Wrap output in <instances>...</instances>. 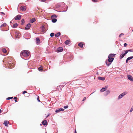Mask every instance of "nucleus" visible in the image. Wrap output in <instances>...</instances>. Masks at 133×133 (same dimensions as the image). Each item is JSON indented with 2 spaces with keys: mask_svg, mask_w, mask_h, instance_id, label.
Returning a JSON list of instances; mask_svg holds the SVG:
<instances>
[{
  "mask_svg": "<svg viewBox=\"0 0 133 133\" xmlns=\"http://www.w3.org/2000/svg\"><path fill=\"white\" fill-rule=\"evenodd\" d=\"M115 54H112L109 55L108 56V61H106V64L107 66H109L111 64L114 60V57L115 56Z\"/></svg>",
  "mask_w": 133,
  "mask_h": 133,
  "instance_id": "nucleus-1",
  "label": "nucleus"
},
{
  "mask_svg": "<svg viewBox=\"0 0 133 133\" xmlns=\"http://www.w3.org/2000/svg\"><path fill=\"white\" fill-rule=\"evenodd\" d=\"M29 52L26 50H24L22 51L20 54L21 56H23L24 57L28 56L29 55Z\"/></svg>",
  "mask_w": 133,
  "mask_h": 133,
  "instance_id": "nucleus-2",
  "label": "nucleus"
},
{
  "mask_svg": "<svg viewBox=\"0 0 133 133\" xmlns=\"http://www.w3.org/2000/svg\"><path fill=\"white\" fill-rule=\"evenodd\" d=\"M21 17V15H18L16 16L14 19L16 20H20Z\"/></svg>",
  "mask_w": 133,
  "mask_h": 133,
  "instance_id": "nucleus-3",
  "label": "nucleus"
},
{
  "mask_svg": "<svg viewBox=\"0 0 133 133\" xmlns=\"http://www.w3.org/2000/svg\"><path fill=\"white\" fill-rule=\"evenodd\" d=\"M127 94V92H124L122 93L119 96L118 99H120L121 98H122L124 95H125Z\"/></svg>",
  "mask_w": 133,
  "mask_h": 133,
  "instance_id": "nucleus-4",
  "label": "nucleus"
},
{
  "mask_svg": "<svg viewBox=\"0 0 133 133\" xmlns=\"http://www.w3.org/2000/svg\"><path fill=\"white\" fill-rule=\"evenodd\" d=\"M63 49L62 47H60L58 48L57 50V52H61L63 51Z\"/></svg>",
  "mask_w": 133,
  "mask_h": 133,
  "instance_id": "nucleus-5",
  "label": "nucleus"
},
{
  "mask_svg": "<svg viewBox=\"0 0 133 133\" xmlns=\"http://www.w3.org/2000/svg\"><path fill=\"white\" fill-rule=\"evenodd\" d=\"M128 79L130 80L131 81H133V79L132 77L130 75H128L127 76Z\"/></svg>",
  "mask_w": 133,
  "mask_h": 133,
  "instance_id": "nucleus-6",
  "label": "nucleus"
},
{
  "mask_svg": "<svg viewBox=\"0 0 133 133\" xmlns=\"http://www.w3.org/2000/svg\"><path fill=\"white\" fill-rule=\"evenodd\" d=\"M26 7L25 6H21L20 7V9L22 11H25L26 10Z\"/></svg>",
  "mask_w": 133,
  "mask_h": 133,
  "instance_id": "nucleus-7",
  "label": "nucleus"
},
{
  "mask_svg": "<svg viewBox=\"0 0 133 133\" xmlns=\"http://www.w3.org/2000/svg\"><path fill=\"white\" fill-rule=\"evenodd\" d=\"M31 26V24L30 23H29L26 26V27L25 28V29H30V28Z\"/></svg>",
  "mask_w": 133,
  "mask_h": 133,
  "instance_id": "nucleus-8",
  "label": "nucleus"
},
{
  "mask_svg": "<svg viewBox=\"0 0 133 133\" xmlns=\"http://www.w3.org/2000/svg\"><path fill=\"white\" fill-rule=\"evenodd\" d=\"M107 86H106L105 87L103 88L100 91L101 92H103L105 91L107 89Z\"/></svg>",
  "mask_w": 133,
  "mask_h": 133,
  "instance_id": "nucleus-9",
  "label": "nucleus"
},
{
  "mask_svg": "<svg viewBox=\"0 0 133 133\" xmlns=\"http://www.w3.org/2000/svg\"><path fill=\"white\" fill-rule=\"evenodd\" d=\"M61 88V86H58L56 87V89L57 90L60 91L62 89Z\"/></svg>",
  "mask_w": 133,
  "mask_h": 133,
  "instance_id": "nucleus-10",
  "label": "nucleus"
},
{
  "mask_svg": "<svg viewBox=\"0 0 133 133\" xmlns=\"http://www.w3.org/2000/svg\"><path fill=\"white\" fill-rule=\"evenodd\" d=\"M42 123L43 125H46L47 124V122L46 120H44L42 122Z\"/></svg>",
  "mask_w": 133,
  "mask_h": 133,
  "instance_id": "nucleus-11",
  "label": "nucleus"
},
{
  "mask_svg": "<svg viewBox=\"0 0 133 133\" xmlns=\"http://www.w3.org/2000/svg\"><path fill=\"white\" fill-rule=\"evenodd\" d=\"M8 122L7 121H5L3 123V124L5 125L6 127H8Z\"/></svg>",
  "mask_w": 133,
  "mask_h": 133,
  "instance_id": "nucleus-12",
  "label": "nucleus"
},
{
  "mask_svg": "<svg viewBox=\"0 0 133 133\" xmlns=\"http://www.w3.org/2000/svg\"><path fill=\"white\" fill-rule=\"evenodd\" d=\"M84 44L83 42H81L78 44V46L81 48H82Z\"/></svg>",
  "mask_w": 133,
  "mask_h": 133,
  "instance_id": "nucleus-13",
  "label": "nucleus"
},
{
  "mask_svg": "<svg viewBox=\"0 0 133 133\" xmlns=\"http://www.w3.org/2000/svg\"><path fill=\"white\" fill-rule=\"evenodd\" d=\"M35 21H36L35 19V18H33L30 20V22L31 23H32L34 22Z\"/></svg>",
  "mask_w": 133,
  "mask_h": 133,
  "instance_id": "nucleus-14",
  "label": "nucleus"
},
{
  "mask_svg": "<svg viewBox=\"0 0 133 133\" xmlns=\"http://www.w3.org/2000/svg\"><path fill=\"white\" fill-rule=\"evenodd\" d=\"M98 79L99 80H102L103 81L105 79V78L103 77H98Z\"/></svg>",
  "mask_w": 133,
  "mask_h": 133,
  "instance_id": "nucleus-15",
  "label": "nucleus"
},
{
  "mask_svg": "<svg viewBox=\"0 0 133 133\" xmlns=\"http://www.w3.org/2000/svg\"><path fill=\"white\" fill-rule=\"evenodd\" d=\"M36 42L37 43H40V39L38 38H36Z\"/></svg>",
  "mask_w": 133,
  "mask_h": 133,
  "instance_id": "nucleus-16",
  "label": "nucleus"
},
{
  "mask_svg": "<svg viewBox=\"0 0 133 133\" xmlns=\"http://www.w3.org/2000/svg\"><path fill=\"white\" fill-rule=\"evenodd\" d=\"M60 35H61L60 33L59 32L57 33L55 35V37H58Z\"/></svg>",
  "mask_w": 133,
  "mask_h": 133,
  "instance_id": "nucleus-17",
  "label": "nucleus"
},
{
  "mask_svg": "<svg viewBox=\"0 0 133 133\" xmlns=\"http://www.w3.org/2000/svg\"><path fill=\"white\" fill-rule=\"evenodd\" d=\"M57 17L56 15H54L51 16V19L55 18Z\"/></svg>",
  "mask_w": 133,
  "mask_h": 133,
  "instance_id": "nucleus-18",
  "label": "nucleus"
},
{
  "mask_svg": "<svg viewBox=\"0 0 133 133\" xmlns=\"http://www.w3.org/2000/svg\"><path fill=\"white\" fill-rule=\"evenodd\" d=\"M125 54H122L120 55V59H121L123 57H124V56L125 55Z\"/></svg>",
  "mask_w": 133,
  "mask_h": 133,
  "instance_id": "nucleus-19",
  "label": "nucleus"
},
{
  "mask_svg": "<svg viewBox=\"0 0 133 133\" xmlns=\"http://www.w3.org/2000/svg\"><path fill=\"white\" fill-rule=\"evenodd\" d=\"M110 93V91L108 90L106 91L105 92V95H107L108 94H109Z\"/></svg>",
  "mask_w": 133,
  "mask_h": 133,
  "instance_id": "nucleus-20",
  "label": "nucleus"
},
{
  "mask_svg": "<svg viewBox=\"0 0 133 133\" xmlns=\"http://www.w3.org/2000/svg\"><path fill=\"white\" fill-rule=\"evenodd\" d=\"M70 41L67 40L65 42V43L66 45H68L70 42Z\"/></svg>",
  "mask_w": 133,
  "mask_h": 133,
  "instance_id": "nucleus-21",
  "label": "nucleus"
},
{
  "mask_svg": "<svg viewBox=\"0 0 133 133\" xmlns=\"http://www.w3.org/2000/svg\"><path fill=\"white\" fill-rule=\"evenodd\" d=\"M6 25V23H4L2 24L1 26V27H5Z\"/></svg>",
  "mask_w": 133,
  "mask_h": 133,
  "instance_id": "nucleus-22",
  "label": "nucleus"
},
{
  "mask_svg": "<svg viewBox=\"0 0 133 133\" xmlns=\"http://www.w3.org/2000/svg\"><path fill=\"white\" fill-rule=\"evenodd\" d=\"M18 26V24L17 23H15L14 24L12 27L13 28H16Z\"/></svg>",
  "mask_w": 133,
  "mask_h": 133,
  "instance_id": "nucleus-23",
  "label": "nucleus"
},
{
  "mask_svg": "<svg viewBox=\"0 0 133 133\" xmlns=\"http://www.w3.org/2000/svg\"><path fill=\"white\" fill-rule=\"evenodd\" d=\"M52 19V22L53 23L56 22L57 21V19H56V18Z\"/></svg>",
  "mask_w": 133,
  "mask_h": 133,
  "instance_id": "nucleus-24",
  "label": "nucleus"
},
{
  "mask_svg": "<svg viewBox=\"0 0 133 133\" xmlns=\"http://www.w3.org/2000/svg\"><path fill=\"white\" fill-rule=\"evenodd\" d=\"M2 51L4 53H6L7 52L6 50V49L4 48H3L2 49Z\"/></svg>",
  "mask_w": 133,
  "mask_h": 133,
  "instance_id": "nucleus-25",
  "label": "nucleus"
},
{
  "mask_svg": "<svg viewBox=\"0 0 133 133\" xmlns=\"http://www.w3.org/2000/svg\"><path fill=\"white\" fill-rule=\"evenodd\" d=\"M60 111H61V110H60V108L59 109H58L56 110L55 112H58Z\"/></svg>",
  "mask_w": 133,
  "mask_h": 133,
  "instance_id": "nucleus-26",
  "label": "nucleus"
},
{
  "mask_svg": "<svg viewBox=\"0 0 133 133\" xmlns=\"http://www.w3.org/2000/svg\"><path fill=\"white\" fill-rule=\"evenodd\" d=\"M133 58V56H131L128 57L127 59L128 60H130Z\"/></svg>",
  "mask_w": 133,
  "mask_h": 133,
  "instance_id": "nucleus-27",
  "label": "nucleus"
},
{
  "mask_svg": "<svg viewBox=\"0 0 133 133\" xmlns=\"http://www.w3.org/2000/svg\"><path fill=\"white\" fill-rule=\"evenodd\" d=\"M21 24L22 25H23L24 23V19H22L21 21Z\"/></svg>",
  "mask_w": 133,
  "mask_h": 133,
  "instance_id": "nucleus-28",
  "label": "nucleus"
},
{
  "mask_svg": "<svg viewBox=\"0 0 133 133\" xmlns=\"http://www.w3.org/2000/svg\"><path fill=\"white\" fill-rule=\"evenodd\" d=\"M54 35H55V34H54V33H51V34H50V36L51 37H53V36H54Z\"/></svg>",
  "mask_w": 133,
  "mask_h": 133,
  "instance_id": "nucleus-29",
  "label": "nucleus"
},
{
  "mask_svg": "<svg viewBox=\"0 0 133 133\" xmlns=\"http://www.w3.org/2000/svg\"><path fill=\"white\" fill-rule=\"evenodd\" d=\"M17 97H15L14 98V99H15V102H17Z\"/></svg>",
  "mask_w": 133,
  "mask_h": 133,
  "instance_id": "nucleus-30",
  "label": "nucleus"
},
{
  "mask_svg": "<svg viewBox=\"0 0 133 133\" xmlns=\"http://www.w3.org/2000/svg\"><path fill=\"white\" fill-rule=\"evenodd\" d=\"M38 69L39 71H42L43 70V69L41 68V67L39 68Z\"/></svg>",
  "mask_w": 133,
  "mask_h": 133,
  "instance_id": "nucleus-31",
  "label": "nucleus"
},
{
  "mask_svg": "<svg viewBox=\"0 0 133 133\" xmlns=\"http://www.w3.org/2000/svg\"><path fill=\"white\" fill-rule=\"evenodd\" d=\"M12 98H13V97H9L7 98H6V99H7V100H9V99H11Z\"/></svg>",
  "mask_w": 133,
  "mask_h": 133,
  "instance_id": "nucleus-32",
  "label": "nucleus"
},
{
  "mask_svg": "<svg viewBox=\"0 0 133 133\" xmlns=\"http://www.w3.org/2000/svg\"><path fill=\"white\" fill-rule=\"evenodd\" d=\"M124 34H123V33H121V34L119 36V37H121L123 35H124Z\"/></svg>",
  "mask_w": 133,
  "mask_h": 133,
  "instance_id": "nucleus-33",
  "label": "nucleus"
},
{
  "mask_svg": "<svg viewBox=\"0 0 133 133\" xmlns=\"http://www.w3.org/2000/svg\"><path fill=\"white\" fill-rule=\"evenodd\" d=\"M125 52L124 54L125 55H126V54H127V53L128 52V50H125Z\"/></svg>",
  "mask_w": 133,
  "mask_h": 133,
  "instance_id": "nucleus-34",
  "label": "nucleus"
},
{
  "mask_svg": "<svg viewBox=\"0 0 133 133\" xmlns=\"http://www.w3.org/2000/svg\"><path fill=\"white\" fill-rule=\"evenodd\" d=\"M68 105H66V106H64V109H66V108H68Z\"/></svg>",
  "mask_w": 133,
  "mask_h": 133,
  "instance_id": "nucleus-35",
  "label": "nucleus"
},
{
  "mask_svg": "<svg viewBox=\"0 0 133 133\" xmlns=\"http://www.w3.org/2000/svg\"><path fill=\"white\" fill-rule=\"evenodd\" d=\"M37 100H38V101L39 102H40V100H39V97L38 96L37 97Z\"/></svg>",
  "mask_w": 133,
  "mask_h": 133,
  "instance_id": "nucleus-36",
  "label": "nucleus"
},
{
  "mask_svg": "<svg viewBox=\"0 0 133 133\" xmlns=\"http://www.w3.org/2000/svg\"><path fill=\"white\" fill-rule=\"evenodd\" d=\"M127 44L126 43H125L124 44V47H126L127 46Z\"/></svg>",
  "mask_w": 133,
  "mask_h": 133,
  "instance_id": "nucleus-37",
  "label": "nucleus"
},
{
  "mask_svg": "<svg viewBox=\"0 0 133 133\" xmlns=\"http://www.w3.org/2000/svg\"><path fill=\"white\" fill-rule=\"evenodd\" d=\"M133 110V106L132 107L131 109L130 110V112H131V111Z\"/></svg>",
  "mask_w": 133,
  "mask_h": 133,
  "instance_id": "nucleus-38",
  "label": "nucleus"
},
{
  "mask_svg": "<svg viewBox=\"0 0 133 133\" xmlns=\"http://www.w3.org/2000/svg\"><path fill=\"white\" fill-rule=\"evenodd\" d=\"M26 93H27V92L25 91H23V94H24Z\"/></svg>",
  "mask_w": 133,
  "mask_h": 133,
  "instance_id": "nucleus-39",
  "label": "nucleus"
},
{
  "mask_svg": "<svg viewBox=\"0 0 133 133\" xmlns=\"http://www.w3.org/2000/svg\"><path fill=\"white\" fill-rule=\"evenodd\" d=\"M86 99V97H84V98L83 99V100H82V101H84Z\"/></svg>",
  "mask_w": 133,
  "mask_h": 133,
  "instance_id": "nucleus-40",
  "label": "nucleus"
},
{
  "mask_svg": "<svg viewBox=\"0 0 133 133\" xmlns=\"http://www.w3.org/2000/svg\"><path fill=\"white\" fill-rule=\"evenodd\" d=\"M60 109L61 111H63L64 110V109H62V108H60Z\"/></svg>",
  "mask_w": 133,
  "mask_h": 133,
  "instance_id": "nucleus-41",
  "label": "nucleus"
},
{
  "mask_svg": "<svg viewBox=\"0 0 133 133\" xmlns=\"http://www.w3.org/2000/svg\"><path fill=\"white\" fill-rule=\"evenodd\" d=\"M128 51H130V52H132V50L131 49H130L129 50H128Z\"/></svg>",
  "mask_w": 133,
  "mask_h": 133,
  "instance_id": "nucleus-42",
  "label": "nucleus"
},
{
  "mask_svg": "<svg viewBox=\"0 0 133 133\" xmlns=\"http://www.w3.org/2000/svg\"><path fill=\"white\" fill-rule=\"evenodd\" d=\"M92 1L94 2H97V0H92Z\"/></svg>",
  "mask_w": 133,
  "mask_h": 133,
  "instance_id": "nucleus-43",
  "label": "nucleus"
},
{
  "mask_svg": "<svg viewBox=\"0 0 133 133\" xmlns=\"http://www.w3.org/2000/svg\"><path fill=\"white\" fill-rule=\"evenodd\" d=\"M1 13L2 14H3V15H5V14H4L3 12H1Z\"/></svg>",
  "mask_w": 133,
  "mask_h": 133,
  "instance_id": "nucleus-44",
  "label": "nucleus"
},
{
  "mask_svg": "<svg viewBox=\"0 0 133 133\" xmlns=\"http://www.w3.org/2000/svg\"><path fill=\"white\" fill-rule=\"evenodd\" d=\"M128 60L127 59L126 60V63H128Z\"/></svg>",
  "mask_w": 133,
  "mask_h": 133,
  "instance_id": "nucleus-45",
  "label": "nucleus"
},
{
  "mask_svg": "<svg viewBox=\"0 0 133 133\" xmlns=\"http://www.w3.org/2000/svg\"><path fill=\"white\" fill-rule=\"evenodd\" d=\"M2 110L0 109V113H1L2 112Z\"/></svg>",
  "mask_w": 133,
  "mask_h": 133,
  "instance_id": "nucleus-46",
  "label": "nucleus"
},
{
  "mask_svg": "<svg viewBox=\"0 0 133 133\" xmlns=\"http://www.w3.org/2000/svg\"><path fill=\"white\" fill-rule=\"evenodd\" d=\"M46 0H41V1L43 2H44Z\"/></svg>",
  "mask_w": 133,
  "mask_h": 133,
  "instance_id": "nucleus-47",
  "label": "nucleus"
},
{
  "mask_svg": "<svg viewBox=\"0 0 133 133\" xmlns=\"http://www.w3.org/2000/svg\"><path fill=\"white\" fill-rule=\"evenodd\" d=\"M44 27L43 26L42 27V29H44Z\"/></svg>",
  "mask_w": 133,
  "mask_h": 133,
  "instance_id": "nucleus-48",
  "label": "nucleus"
},
{
  "mask_svg": "<svg viewBox=\"0 0 133 133\" xmlns=\"http://www.w3.org/2000/svg\"><path fill=\"white\" fill-rule=\"evenodd\" d=\"M75 133H77L76 130H75Z\"/></svg>",
  "mask_w": 133,
  "mask_h": 133,
  "instance_id": "nucleus-49",
  "label": "nucleus"
},
{
  "mask_svg": "<svg viewBox=\"0 0 133 133\" xmlns=\"http://www.w3.org/2000/svg\"><path fill=\"white\" fill-rule=\"evenodd\" d=\"M49 115H48L47 116H46V118H47V117H48L49 116Z\"/></svg>",
  "mask_w": 133,
  "mask_h": 133,
  "instance_id": "nucleus-50",
  "label": "nucleus"
},
{
  "mask_svg": "<svg viewBox=\"0 0 133 133\" xmlns=\"http://www.w3.org/2000/svg\"><path fill=\"white\" fill-rule=\"evenodd\" d=\"M12 23V22H11H11H10V23Z\"/></svg>",
  "mask_w": 133,
  "mask_h": 133,
  "instance_id": "nucleus-51",
  "label": "nucleus"
},
{
  "mask_svg": "<svg viewBox=\"0 0 133 133\" xmlns=\"http://www.w3.org/2000/svg\"><path fill=\"white\" fill-rule=\"evenodd\" d=\"M12 68H13V66H12Z\"/></svg>",
  "mask_w": 133,
  "mask_h": 133,
  "instance_id": "nucleus-52",
  "label": "nucleus"
}]
</instances>
